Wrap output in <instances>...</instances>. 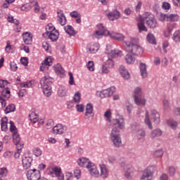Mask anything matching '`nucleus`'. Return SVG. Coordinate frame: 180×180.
Returning a JSON list of instances; mask_svg holds the SVG:
<instances>
[{
	"label": "nucleus",
	"mask_w": 180,
	"mask_h": 180,
	"mask_svg": "<svg viewBox=\"0 0 180 180\" xmlns=\"http://www.w3.org/2000/svg\"><path fill=\"white\" fill-rule=\"evenodd\" d=\"M138 43L139 39L131 37L129 41H123V47L127 53H129L132 56H141L144 53V49Z\"/></svg>",
	"instance_id": "nucleus-1"
},
{
	"label": "nucleus",
	"mask_w": 180,
	"mask_h": 180,
	"mask_svg": "<svg viewBox=\"0 0 180 180\" xmlns=\"http://www.w3.org/2000/svg\"><path fill=\"white\" fill-rule=\"evenodd\" d=\"M119 56H122V51L117 49L112 50L108 53V59L102 65L101 71L103 74H110V70L115 66V63L112 58H116Z\"/></svg>",
	"instance_id": "nucleus-2"
},
{
	"label": "nucleus",
	"mask_w": 180,
	"mask_h": 180,
	"mask_svg": "<svg viewBox=\"0 0 180 180\" xmlns=\"http://www.w3.org/2000/svg\"><path fill=\"white\" fill-rule=\"evenodd\" d=\"M54 82V79L49 76H45L40 79L41 88L45 96H51V84Z\"/></svg>",
	"instance_id": "nucleus-3"
},
{
	"label": "nucleus",
	"mask_w": 180,
	"mask_h": 180,
	"mask_svg": "<svg viewBox=\"0 0 180 180\" xmlns=\"http://www.w3.org/2000/svg\"><path fill=\"white\" fill-rule=\"evenodd\" d=\"M111 141L113 146L117 148L122 147V138H120V130L117 128H113L110 134Z\"/></svg>",
	"instance_id": "nucleus-4"
},
{
	"label": "nucleus",
	"mask_w": 180,
	"mask_h": 180,
	"mask_svg": "<svg viewBox=\"0 0 180 180\" xmlns=\"http://www.w3.org/2000/svg\"><path fill=\"white\" fill-rule=\"evenodd\" d=\"M143 19L146 22V25L149 26L150 29H155V27H157V20H155L153 13H146L143 15Z\"/></svg>",
	"instance_id": "nucleus-5"
},
{
	"label": "nucleus",
	"mask_w": 180,
	"mask_h": 180,
	"mask_svg": "<svg viewBox=\"0 0 180 180\" xmlns=\"http://www.w3.org/2000/svg\"><path fill=\"white\" fill-rule=\"evenodd\" d=\"M112 124L114 126V129H117V130H123L126 123L124 122V118L123 116L120 115L117 118L112 119Z\"/></svg>",
	"instance_id": "nucleus-6"
},
{
	"label": "nucleus",
	"mask_w": 180,
	"mask_h": 180,
	"mask_svg": "<svg viewBox=\"0 0 180 180\" xmlns=\"http://www.w3.org/2000/svg\"><path fill=\"white\" fill-rule=\"evenodd\" d=\"M27 177L29 180H39L41 178L40 171L33 169L27 171Z\"/></svg>",
	"instance_id": "nucleus-7"
},
{
	"label": "nucleus",
	"mask_w": 180,
	"mask_h": 180,
	"mask_svg": "<svg viewBox=\"0 0 180 180\" xmlns=\"http://www.w3.org/2000/svg\"><path fill=\"white\" fill-rule=\"evenodd\" d=\"M77 162L79 167L86 168V169L94 163L87 158H79L77 159Z\"/></svg>",
	"instance_id": "nucleus-8"
},
{
	"label": "nucleus",
	"mask_w": 180,
	"mask_h": 180,
	"mask_svg": "<svg viewBox=\"0 0 180 180\" xmlns=\"http://www.w3.org/2000/svg\"><path fill=\"white\" fill-rule=\"evenodd\" d=\"M68 129L67 125L58 124L52 129V133L53 134H64Z\"/></svg>",
	"instance_id": "nucleus-9"
},
{
	"label": "nucleus",
	"mask_w": 180,
	"mask_h": 180,
	"mask_svg": "<svg viewBox=\"0 0 180 180\" xmlns=\"http://www.w3.org/2000/svg\"><path fill=\"white\" fill-rule=\"evenodd\" d=\"M121 168L125 171L124 176L127 179H131V174L133 173V167L127 165L126 162L121 163Z\"/></svg>",
	"instance_id": "nucleus-10"
},
{
	"label": "nucleus",
	"mask_w": 180,
	"mask_h": 180,
	"mask_svg": "<svg viewBox=\"0 0 180 180\" xmlns=\"http://www.w3.org/2000/svg\"><path fill=\"white\" fill-rule=\"evenodd\" d=\"M22 167L24 169H29L32 167V162H33V158L29 156L27 154H25L22 160Z\"/></svg>",
	"instance_id": "nucleus-11"
},
{
	"label": "nucleus",
	"mask_w": 180,
	"mask_h": 180,
	"mask_svg": "<svg viewBox=\"0 0 180 180\" xmlns=\"http://www.w3.org/2000/svg\"><path fill=\"white\" fill-rule=\"evenodd\" d=\"M98 167L100 168V172H99V176L102 178L103 179H106L108 176H109V169L106 167V165L104 163H100L98 165Z\"/></svg>",
	"instance_id": "nucleus-12"
},
{
	"label": "nucleus",
	"mask_w": 180,
	"mask_h": 180,
	"mask_svg": "<svg viewBox=\"0 0 180 180\" xmlns=\"http://www.w3.org/2000/svg\"><path fill=\"white\" fill-rule=\"evenodd\" d=\"M54 59L51 56L46 58L42 63L40 66L41 71H47L49 70V67L53 65V61Z\"/></svg>",
	"instance_id": "nucleus-13"
},
{
	"label": "nucleus",
	"mask_w": 180,
	"mask_h": 180,
	"mask_svg": "<svg viewBox=\"0 0 180 180\" xmlns=\"http://www.w3.org/2000/svg\"><path fill=\"white\" fill-rule=\"evenodd\" d=\"M136 21L138 22L137 26L139 30V33H141L142 32H147V27L144 25V23L146 22L144 20V17L143 18L141 17V15H139L136 18Z\"/></svg>",
	"instance_id": "nucleus-14"
},
{
	"label": "nucleus",
	"mask_w": 180,
	"mask_h": 180,
	"mask_svg": "<svg viewBox=\"0 0 180 180\" xmlns=\"http://www.w3.org/2000/svg\"><path fill=\"white\" fill-rule=\"evenodd\" d=\"M89 174L93 178H99V169H98V167L95 163H93L91 166L87 169Z\"/></svg>",
	"instance_id": "nucleus-15"
},
{
	"label": "nucleus",
	"mask_w": 180,
	"mask_h": 180,
	"mask_svg": "<svg viewBox=\"0 0 180 180\" xmlns=\"http://www.w3.org/2000/svg\"><path fill=\"white\" fill-rule=\"evenodd\" d=\"M151 120L155 123V124H160L161 122V118L160 116V112L155 110H151L150 111Z\"/></svg>",
	"instance_id": "nucleus-16"
},
{
	"label": "nucleus",
	"mask_w": 180,
	"mask_h": 180,
	"mask_svg": "<svg viewBox=\"0 0 180 180\" xmlns=\"http://www.w3.org/2000/svg\"><path fill=\"white\" fill-rule=\"evenodd\" d=\"M11 97V91L9 90H5L1 94V96H0V103H1V105L5 108L6 106V99H9Z\"/></svg>",
	"instance_id": "nucleus-17"
},
{
	"label": "nucleus",
	"mask_w": 180,
	"mask_h": 180,
	"mask_svg": "<svg viewBox=\"0 0 180 180\" xmlns=\"http://www.w3.org/2000/svg\"><path fill=\"white\" fill-rule=\"evenodd\" d=\"M46 34L51 41H57L58 40V37H60V33L57 30L55 31H47Z\"/></svg>",
	"instance_id": "nucleus-18"
},
{
	"label": "nucleus",
	"mask_w": 180,
	"mask_h": 180,
	"mask_svg": "<svg viewBox=\"0 0 180 180\" xmlns=\"http://www.w3.org/2000/svg\"><path fill=\"white\" fill-rule=\"evenodd\" d=\"M22 39L25 44H31L33 41V35L29 32H26L22 33Z\"/></svg>",
	"instance_id": "nucleus-19"
},
{
	"label": "nucleus",
	"mask_w": 180,
	"mask_h": 180,
	"mask_svg": "<svg viewBox=\"0 0 180 180\" xmlns=\"http://www.w3.org/2000/svg\"><path fill=\"white\" fill-rule=\"evenodd\" d=\"M139 71L143 79L147 78V77H148V72H147V65H146V63H139Z\"/></svg>",
	"instance_id": "nucleus-20"
},
{
	"label": "nucleus",
	"mask_w": 180,
	"mask_h": 180,
	"mask_svg": "<svg viewBox=\"0 0 180 180\" xmlns=\"http://www.w3.org/2000/svg\"><path fill=\"white\" fill-rule=\"evenodd\" d=\"M51 174H55L58 180H64V174L61 172V168L58 167H53Z\"/></svg>",
	"instance_id": "nucleus-21"
},
{
	"label": "nucleus",
	"mask_w": 180,
	"mask_h": 180,
	"mask_svg": "<svg viewBox=\"0 0 180 180\" xmlns=\"http://www.w3.org/2000/svg\"><path fill=\"white\" fill-rule=\"evenodd\" d=\"M99 44L95 43V44H90L87 46V51L90 54H96V53H98V50H99Z\"/></svg>",
	"instance_id": "nucleus-22"
},
{
	"label": "nucleus",
	"mask_w": 180,
	"mask_h": 180,
	"mask_svg": "<svg viewBox=\"0 0 180 180\" xmlns=\"http://www.w3.org/2000/svg\"><path fill=\"white\" fill-rule=\"evenodd\" d=\"M57 15L58 20L60 25H61V26L65 25V24L67 23V18H65V15H64V12H63V11L61 10H58L57 11Z\"/></svg>",
	"instance_id": "nucleus-23"
},
{
	"label": "nucleus",
	"mask_w": 180,
	"mask_h": 180,
	"mask_svg": "<svg viewBox=\"0 0 180 180\" xmlns=\"http://www.w3.org/2000/svg\"><path fill=\"white\" fill-rule=\"evenodd\" d=\"M119 72L124 79H130V73L129 72V70L125 68L124 66H120Z\"/></svg>",
	"instance_id": "nucleus-24"
},
{
	"label": "nucleus",
	"mask_w": 180,
	"mask_h": 180,
	"mask_svg": "<svg viewBox=\"0 0 180 180\" xmlns=\"http://www.w3.org/2000/svg\"><path fill=\"white\" fill-rule=\"evenodd\" d=\"M108 36H110V37L113 40H117V41H123L124 40V35L118 32H110Z\"/></svg>",
	"instance_id": "nucleus-25"
},
{
	"label": "nucleus",
	"mask_w": 180,
	"mask_h": 180,
	"mask_svg": "<svg viewBox=\"0 0 180 180\" xmlns=\"http://www.w3.org/2000/svg\"><path fill=\"white\" fill-rule=\"evenodd\" d=\"M84 115L87 117L88 120H89L90 117H94V105H92V103L86 105Z\"/></svg>",
	"instance_id": "nucleus-26"
},
{
	"label": "nucleus",
	"mask_w": 180,
	"mask_h": 180,
	"mask_svg": "<svg viewBox=\"0 0 180 180\" xmlns=\"http://www.w3.org/2000/svg\"><path fill=\"white\" fill-rule=\"evenodd\" d=\"M136 139L139 141H144L146 139V131L143 129H139L136 132Z\"/></svg>",
	"instance_id": "nucleus-27"
},
{
	"label": "nucleus",
	"mask_w": 180,
	"mask_h": 180,
	"mask_svg": "<svg viewBox=\"0 0 180 180\" xmlns=\"http://www.w3.org/2000/svg\"><path fill=\"white\" fill-rule=\"evenodd\" d=\"M107 17L109 20H116V19H119V18H120V13L118 11L115 10L108 13Z\"/></svg>",
	"instance_id": "nucleus-28"
},
{
	"label": "nucleus",
	"mask_w": 180,
	"mask_h": 180,
	"mask_svg": "<svg viewBox=\"0 0 180 180\" xmlns=\"http://www.w3.org/2000/svg\"><path fill=\"white\" fill-rule=\"evenodd\" d=\"M115 86H112L110 88L104 89L101 91L102 95H103V96L105 98H108V96H112V95H113V94H115Z\"/></svg>",
	"instance_id": "nucleus-29"
},
{
	"label": "nucleus",
	"mask_w": 180,
	"mask_h": 180,
	"mask_svg": "<svg viewBox=\"0 0 180 180\" xmlns=\"http://www.w3.org/2000/svg\"><path fill=\"white\" fill-rule=\"evenodd\" d=\"M97 31L104 34V36H109L110 33V32L108 31V30H106V27L101 23L97 25Z\"/></svg>",
	"instance_id": "nucleus-30"
},
{
	"label": "nucleus",
	"mask_w": 180,
	"mask_h": 180,
	"mask_svg": "<svg viewBox=\"0 0 180 180\" xmlns=\"http://www.w3.org/2000/svg\"><path fill=\"white\" fill-rule=\"evenodd\" d=\"M162 136V130L160 129H155L150 132V139H156V137H161Z\"/></svg>",
	"instance_id": "nucleus-31"
},
{
	"label": "nucleus",
	"mask_w": 180,
	"mask_h": 180,
	"mask_svg": "<svg viewBox=\"0 0 180 180\" xmlns=\"http://www.w3.org/2000/svg\"><path fill=\"white\" fill-rule=\"evenodd\" d=\"M8 84V81L0 79V92H1V94L5 92V91H9Z\"/></svg>",
	"instance_id": "nucleus-32"
},
{
	"label": "nucleus",
	"mask_w": 180,
	"mask_h": 180,
	"mask_svg": "<svg viewBox=\"0 0 180 180\" xmlns=\"http://www.w3.org/2000/svg\"><path fill=\"white\" fill-rule=\"evenodd\" d=\"M13 140L14 144H15V146H17V147H19V146L21 148L23 147V143H20V136H19L18 133L13 134Z\"/></svg>",
	"instance_id": "nucleus-33"
},
{
	"label": "nucleus",
	"mask_w": 180,
	"mask_h": 180,
	"mask_svg": "<svg viewBox=\"0 0 180 180\" xmlns=\"http://www.w3.org/2000/svg\"><path fill=\"white\" fill-rule=\"evenodd\" d=\"M144 122H145V124L148 126V129L150 130H153V123H151V121L150 120L148 111H146Z\"/></svg>",
	"instance_id": "nucleus-34"
},
{
	"label": "nucleus",
	"mask_w": 180,
	"mask_h": 180,
	"mask_svg": "<svg viewBox=\"0 0 180 180\" xmlns=\"http://www.w3.org/2000/svg\"><path fill=\"white\" fill-rule=\"evenodd\" d=\"M167 126H169V127H170L173 130H175V129H176V127H178V122L176 121H175V120H173V119L167 120Z\"/></svg>",
	"instance_id": "nucleus-35"
},
{
	"label": "nucleus",
	"mask_w": 180,
	"mask_h": 180,
	"mask_svg": "<svg viewBox=\"0 0 180 180\" xmlns=\"http://www.w3.org/2000/svg\"><path fill=\"white\" fill-rule=\"evenodd\" d=\"M64 30L69 36H75V30H74V27L71 25L65 26Z\"/></svg>",
	"instance_id": "nucleus-36"
},
{
	"label": "nucleus",
	"mask_w": 180,
	"mask_h": 180,
	"mask_svg": "<svg viewBox=\"0 0 180 180\" xmlns=\"http://www.w3.org/2000/svg\"><path fill=\"white\" fill-rule=\"evenodd\" d=\"M134 102L136 105H142L143 106H146V98H142L141 96L134 97Z\"/></svg>",
	"instance_id": "nucleus-37"
},
{
	"label": "nucleus",
	"mask_w": 180,
	"mask_h": 180,
	"mask_svg": "<svg viewBox=\"0 0 180 180\" xmlns=\"http://www.w3.org/2000/svg\"><path fill=\"white\" fill-rule=\"evenodd\" d=\"M124 60L127 64H134V62L136 61V58L128 53L124 56Z\"/></svg>",
	"instance_id": "nucleus-38"
},
{
	"label": "nucleus",
	"mask_w": 180,
	"mask_h": 180,
	"mask_svg": "<svg viewBox=\"0 0 180 180\" xmlns=\"http://www.w3.org/2000/svg\"><path fill=\"white\" fill-rule=\"evenodd\" d=\"M1 121L2 131H6V130H8V118L6 117H4L1 120Z\"/></svg>",
	"instance_id": "nucleus-39"
},
{
	"label": "nucleus",
	"mask_w": 180,
	"mask_h": 180,
	"mask_svg": "<svg viewBox=\"0 0 180 180\" xmlns=\"http://www.w3.org/2000/svg\"><path fill=\"white\" fill-rule=\"evenodd\" d=\"M168 16H169V14H165V13H157L158 19L160 22H165V20L167 22H168Z\"/></svg>",
	"instance_id": "nucleus-40"
},
{
	"label": "nucleus",
	"mask_w": 180,
	"mask_h": 180,
	"mask_svg": "<svg viewBox=\"0 0 180 180\" xmlns=\"http://www.w3.org/2000/svg\"><path fill=\"white\" fill-rule=\"evenodd\" d=\"M143 96V89L140 86H137L134 89V98Z\"/></svg>",
	"instance_id": "nucleus-41"
},
{
	"label": "nucleus",
	"mask_w": 180,
	"mask_h": 180,
	"mask_svg": "<svg viewBox=\"0 0 180 180\" xmlns=\"http://www.w3.org/2000/svg\"><path fill=\"white\" fill-rule=\"evenodd\" d=\"M179 15L178 14H169L167 22H178Z\"/></svg>",
	"instance_id": "nucleus-42"
},
{
	"label": "nucleus",
	"mask_w": 180,
	"mask_h": 180,
	"mask_svg": "<svg viewBox=\"0 0 180 180\" xmlns=\"http://www.w3.org/2000/svg\"><path fill=\"white\" fill-rule=\"evenodd\" d=\"M124 108L127 110V113L130 115L133 110V104L129 102V101H126L124 103Z\"/></svg>",
	"instance_id": "nucleus-43"
},
{
	"label": "nucleus",
	"mask_w": 180,
	"mask_h": 180,
	"mask_svg": "<svg viewBox=\"0 0 180 180\" xmlns=\"http://www.w3.org/2000/svg\"><path fill=\"white\" fill-rule=\"evenodd\" d=\"M30 120L33 123H37L39 121V115H37L35 112H32L29 115Z\"/></svg>",
	"instance_id": "nucleus-44"
},
{
	"label": "nucleus",
	"mask_w": 180,
	"mask_h": 180,
	"mask_svg": "<svg viewBox=\"0 0 180 180\" xmlns=\"http://www.w3.org/2000/svg\"><path fill=\"white\" fill-rule=\"evenodd\" d=\"M58 95L61 98L67 95V89L64 86H60L58 91Z\"/></svg>",
	"instance_id": "nucleus-45"
},
{
	"label": "nucleus",
	"mask_w": 180,
	"mask_h": 180,
	"mask_svg": "<svg viewBox=\"0 0 180 180\" xmlns=\"http://www.w3.org/2000/svg\"><path fill=\"white\" fill-rule=\"evenodd\" d=\"M16 107H15V104L8 105L6 109L4 110L5 113H11V112H15Z\"/></svg>",
	"instance_id": "nucleus-46"
},
{
	"label": "nucleus",
	"mask_w": 180,
	"mask_h": 180,
	"mask_svg": "<svg viewBox=\"0 0 180 180\" xmlns=\"http://www.w3.org/2000/svg\"><path fill=\"white\" fill-rule=\"evenodd\" d=\"M146 39L150 44H155V37H154V34L149 33L148 34Z\"/></svg>",
	"instance_id": "nucleus-47"
},
{
	"label": "nucleus",
	"mask_w": 180,
	"mask_h": 180,
	"mask_svg": "<svg viewBox=\"0 0 180 180\" xmlns=\"http://www.w3.org/2000/svg\"><path fill=\"white\" fill-rule=\"evenodd\" d=\"M54 68H55V72H56V74H60V75L64 74V69H63V67H61V65L58 63L54 66Z\"/></svg>",
	"instance_id": "nucleus-48"
},
{
	"label": "nucleus",
	"mask_w": 180,
	"mask_h": 180,
	"mask_svg": "<svg viewBox=\"0 0 180 180\" xmlns=\"http://www.w3.org/2000/svg\"><path fill=\"white\" fill-rule=\"evenodd\" d=\"M8 175V169L6 167L0 168V178H5Z\"/></svg>",
	"instance_id": "nucleus-49"
},
{
	"label": "nucleus",
	"mask_w": 180,
	"mask_h": 180,
	"mask_svg": "<svg viewBox=\"0 0 180 180\" xmlns=\"http://www.w3.org/2000/svg\"><path fill=\"white\" fill-rule=\"evenodd\" d=\"M30 6H31V8L34 6V11L35 13H37L40 11V7L37 5V1H31V4Z\"/></svg>",
	"instance_id": "nucleus-50"
},
{
	"label": "nucleus",
	"mask_w": 180,
	"mask_h": 180,
	"mask_svg": "<svg viewBox=\"0 0 180 180\" xmlns=\"http://www.w3.org/2000/svg\"><path fill=\"white\" fill-rule=\"evenodd\" d=\"M153 155L155 158H161V157L164 155V150H162V149L155 150L153 153Z\"/></svg>",
	"instance_id": "nucleus-51"
},
{
	"label": "nucleus",
	"mask_w": 180,
	"mask_h": 180,
	"mask_svg": "<svg viewBox=\"0 0 180 180\" xmlns=\"http://www.w3.org/2000/svg\"><path fill=\"white\" fill-rule=\"evenodd\" d=\"M6 19L10 23H13L14 25H18V23H19V20L17 19H13V16L11 15H8Z\"/></svg>",
	"instance_id": "nucleus-52"
},
{
	"label": "nucleus",
	"mask_w": 180,
	"mask_h": 180,
	"mask_svg": "<svg viewBox=\"0 0 180 180\" xmlns=\"http://www.w3.org/2000/svg\"><path fill=\"white\" fill-rule=\"evenodd\" d=\"M105 36L104 34H102V32L96 30L95 32L93 34V39H102Z\"/></svg>",
	"instance_id": "nucleus-53"
},
{
	"label": "nucleus",
	"mask_w": 180,
	"mask_h": 180,
	"mask_svg": "<svg viewBox=\"0 0 180 180\" xmlns=\"http://www.w3.org/2000/svg\"><path fill=\"white\" fill-rule=\"evenodd\" d=\"M163 107L167 112L171 109V106H169V101H168V99L163 100Z\"/></svg>",
	"instance_id": "nucleus-54"
},
{
	"label": "nucleus",
	"mask_w": 180,
	"mask_h": 180,
	"mask_svg": "<svg viewBox=\"0 0 180 180\" xmlns=\"http://www.w3.org/2000/svg\"><path fill=\"white\" fill-rule=\"evenodd\" d=\"M33 154L35 157H40L43 154V151L39 148H35L33 149Z\"/></svg>",
	"instance_id": "nucleus-55"
},
{
	"label": "nucleus",
	"mask_w": 180,
	"mask_h": 180,
	"mask_svg": "<svg viewBox=\"0 0 180 180\" xmlns=\"http://www.w3.org/2000/svg\"><path fill=\"white\" fill-rule=\"evenodd\" d=\"M174 41L178 42L180 41V32L179 31H176L172 37Z\"/></svg>",
	"instance_id": "nucleus-56"
},
{
	"label": "nucleus",
	"mask_w": 180,
	"mask_h": 180,
	"mask_svg": "<svg viewBox=\"0 0 180 180\" xmlns=\"http://www.w3.org/2000/svg\"><path fill=\"white\" fill-rule=\"evenodd\" d=\"M168 172L170 176H174L176 174V169L174 166H170L168 167Z\"/></svg>",
	"instance_id": "nucleus-57"
},
{
	"label": "nucleus",
	"mask_w": 180,
	"mask_h": 180,
	"mask_svg": "<svg viewBox=\"0 0 180 180\" xmlns=\"http://www.w3.org/2000/svg\"><path fill=\"white\" fill-rule=\"evenodd\" d=\"M74 101L75 103H79L81 101V93L79 91H77L75 96H74Z\"/></svg>",
	"instance_id": "nucleus-58"
},
{
	"label": "nucleus",
	"mask_w": 180,
	"mask_h": 180,
	"mask_svg": "<svg viewBox=\"0 0 180 180\" xmlns=\"http://www.w3.org/2000/svg\"><path fill=\"white\" fill-rule=\"evenodd\" d=\"M86 67L89 71H95V66L94 65V61L89 60L86 64Z\"/></svg>",
	"instance_id": "nucleus-59"
},
{
	"label": "nucleus",
	"mask_w": 180,
	"mask_h": 180,
	"mask_svg": "<svg viewBox=\"0 0 180 180\" xmlns=\"http://www.w3.org/2000/svg\"><path fill=\"white\" fill-rule=\"evenodd\" d=\"M10 130L13 134L18 133V131H16V127H15V123L12 121L10 122Z\"/></svg>",
	"instance_id": "nucleus-60"
},
{
	"label": "nucleus",
	"mask_w": 180,
	"mask_h": 180,
	"mask_svg": "<svg viewBox=\"0 0 180 180\" xmlns=\"http://www.w3.org/2000/svg\"><path fill=\"white\" fill-rule=\"evenodd\" d=\"M105 117H106L107 120L108 122H110V119L112 117V112H110V110H108L105 113H104Z\"/></svg>",
	"instance_id": "nucleus-61"
},
{
	"label": "nucleus",
	"mask_w": 180,
	"mask_h": 180,
	"mask_svg": "<svg viewBox=\"0 0 180 180\" xmlns=\"http://www.w3.org/2000/svg\"><path fill=\"white\" fill-rule=\"evenodd\" d=\"M107 160H108L109 164H115V162H116V157H115V156H112V155L108 156L107 158Z\"/></svg>",
	"instance_id": "nucleus-62"
},
{
	"label": "nucleus",
	"mask_w": 180,
	"mask_h": 180,
	"mask_svg": "<svg viewBox=\"0 0 180 180\" xmlns=\"http://www.w3.org/2000/svg\"><path fill=\"white\" fill-rule=\"evenodd\" d=\"M75 176L77 179H79L81 178V169H75Z\"/></svg>",
	"instance_id": "nucleus-63"
},
{
	"label": "nucleus",
	"mask_w": 180,
	"mask_h": 180,
	"mask_svg": "<svg viewBox=\"0 0 180 180\" xmlns=\"http://www.w3.org/2000/svg\"><path fill=\"white\" fill-rule=\"evenodd\" d=\"M10 67L13 71H16V70H18V65H16V63L14 61L10 63Z\"/></svg>",
	"instance_id": "nucleus-64"
}]
</instances>
